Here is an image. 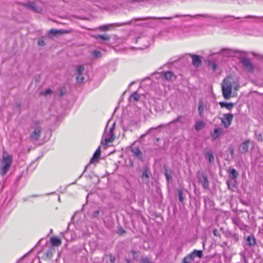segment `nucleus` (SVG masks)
<instances>
[{
	"instance_id": "obj_1",
	"label": "nucleus",
	"mask_w": 263,
	"mask_h": 263,
	"mask_svg": "<svg viewBox=\"0 0 263 263\" xmlns=\"http://www.w3.org/2000/svg\"><path fill=\"white\" fill-rule=\"evenodd\" d=\"M239 85L233 81L229 77L224 79L221 84L222 95L225 99H229L231 97L232 88L237 90Z\"/></svg>"
},
{
	"instance_id": "obj_2",
	"label": "nucleus",
	"mask_w": 263,
	"mask_h": 263,
	"mask_svg": "<svg viewBox=\"0 0 263 263\" xmlns=\"http://www.w3.org/2000/svg\"><path fill=\"white\" fill-rule=\"evenodd\" d=\"M115 127V122L109 121L107 122L106 128L105 129L104 133L103 134L101 144L105 146H107L108 144L111 143L116 138L115 135L112 133V132Z\"/></svg>"
},
{
	"instance_id": "obj_3",
	"label": "nucleus",
	"mask_w": 263,
	"mask_h": 263,
	"mask_svg": "<svg viewBox=\"0 0 263 263\" xmlns=\"http://www.w3.org/2000/svg\"><path fill=\"white\" fill-rule=\"evenodd\" d=\"M12 162V157L9 155L4 154L2 160V166L1 167L2 175H5L8 171Z\"/></svg>"
},
{
	"instance_id": "obj_4",
	"label": "nucleus",
	"mask_w": 263,
	"mask_h": 263,
	"mask_svg": "<svg viewBox=\"0 0 263 263\" xmlns=\"http://www.w3.org/2000/svg\"><path fill=\"white\" fill-rule=\"evenodd\" d=\"M220 53L226 57H232L238 54L241 55L242 51L229 48H223L220 51Z\"/></svg>"
},
{
	"instance_id": "obj_5",
	"label": "nucleus",
	"mask_w": 263,
	"mask_h": 263,
	"mask_svg": "<svg viewBox=\"0 0 263 263\" xmlns=\"http://www.w3.org/2000/svg\"><path fill=\"white\" fill-rule=\"evenodd\" d=\"M156 76V78H161L163 80L171 81L175 78V76L171 71H166L165 72H156L153 76Z\"/></svg>"
},
{
	"instance_id": "obj_6",
	"label": "nucleus",
	"mask_w": 263,
	"mask_h": 263,
	"mask_svg": "<svg viewBox=\"0 0 263 263\" xmlns=\"http://www.w3.org/2000/svg\"><path fill=\"white\" fill-rule=\"evenodd\" d=\"M240 62L248 71L252 72L253 70L254 67L249 59L242 58L240 59Z\"/></svg>"
},
{
	"instance_id": "obj_7",
	"label": "nucleus",
	"mask_w": 263,
	"mask_h": 263,
	"mask_svg": "<svg viewBox=\"0 0 263 263\" xmlns=\"http://www.w3.org/2000/svg\"><path fill=\"white\" fill-rule=\"evenodd\" d=\"M26 5L28 8L36 12H40L42 10L40 3H29Z\"/></svg>"
},
{
	"instance_id": "obj_8",
	"label": "nucleus",
	"mask_w": 263,
	"mask_h": 263,
	"mask_svg": "<svg viewBox=\"0 0 263 263\" xmlns=\"http://www.w3.org/2000/svg\"><path fill=\"white\" fill-rule=\"evenodd\" d=\"M233 115L232 114H224L223 118L222 119V123L226 128L228 127L233 120Z\"/></svg>"
},
{
	"instance_id": "obj_9",
	"label": "nucleus",
	"mask_w": 263,
	"mask_h": 263,
	"mask_svg": "<svg viewBox=\"0 0 263 263\" xmlns=\"http://www.w3.org/2000/svg\"><path fill=\"white\" fill-rule=\"evenodd\" d=\"M42 131V128L40 126L35 127L33 132L30 135V139L32 141H37L39 140Z\"/></svg>"
},
{
	"instance_id": "obj_10",
	"label": "nucleus",
	"mask_w": 263,
	"mask_h": 263,
	"mask_svg": "<svg viewBox=\"0 0 263 263\" xmlns=\"http://www.w3.org/2000/svg\"><path fill=\"white\" fill-rule=\"evenodd\" d=\"M183 15H176L174 16H171V17H139L136 18V20L138 21H146L150 18L155 19V20H161V19H165V20H171L174 17H179L181 16H182Z\"/></svg>"
},
{
	"instance_id": "obj_11",
	"label": "nucleus",
	"mask_w": 263,
	"mask_h": 263,
	"mask_svg": "<svg viewBox=\"0 0 263 263\" xmlns=\"http://www.w3.org/2000/svg\"><path fill=\"white\" fill-rule=\"evenodd\" d=\"M128 23H115V24H111L107 25H103L101 26L100 27V29L102 31H105L107 30H108L111 29L112 27L114 26H121L122 25H124L126 24H128Z\"/></svg>"
},
{
	"instance_id": "obj_12",
	"label": "nucleus",
	"mask_w": 263,
	"mask_h": 263,
	"mask_svg": "<svg viewBox=\"0 0 263 263\" xmlns=\"http://www.w3.org/2000/svg\"><path fill=\"white\" fill-rule=\"evenodd\" d=\"M223 129L221 128H217L214 129L213 132L211 133V136L213 140L217 139L222 133Z\"/></svg>"
},
{
	"instance_id": "obj_13",
	"label": "nucleus",
	"mask_w": 263,
	"mask_h": 263,
	"mask_svg": "<svg viewBox=\"0 0 263 263\" xmlns=\"http://www.w3.org/2000/svg\"><path fill=\"white\" fill-rule=\"evenodd\" d=\"M69 32L66 30H57L55 29H51L49 32V34L50 35H57L58 34H62L67 33Z\"/></svg>"
},
{
	"instance_id": "obj_14",
	"label": "nucleus",
	"mask_w": 263,
	"mask_h": 263,
	"mask_svg": "<svg viewBox=\"0 0 263 263\" xmlns=\"http://www.w3.org/2000/svg\"><path fill=\"white\" fill-rule=\"evenodd\" d=\"M192 58L193 65L196 67H199L201 64V60L199 56L197 55H193Z\"/></svg>"
},
{
	"instance_id": "obj_15",
	"label": "nucleus",
	"mask_w": 263,
	"mask_h": 263,
	"mask_svg": "<svg viewBox=\"0 0 263 263\" xmlns=\"http://www.w3.org/2000/svg\"><path fill=\"white\" fill-rule=\"evenodd\" d=\"M250 143L249 140H246L243 142L239 147V151L241 153H245L247 152L249 147V143Z\"/></svg>"
},
{
	"instance_id": "obj_16",
	"label": "nucleus",
	"mask_w": 263,
	"mask_h": 263,
	"mask_svg": "<svg viewBox=\"0 0 263 263\" xmlns=\"http://www.w3.org/2000/svg\"><path fill=\"white\" fill-rule=\"evenodd\" d=\"M101 155V149L100 147H98V148L96 150L95 153L93 154L92 158L90 160V163H93L97 161L98 159L99 158Z\"/></svg>"
},
{
	"instance_id": "obj_17",
	"label": "nucleus",
	"mask_w": 263,
	"mask_h": 263,
	"mask_svg": "<svg viewBox=\"0 0 263 263\" xmlns=\"http://www.w3.org/2000/svg\"><path fill=\"white\" fill-rule=\"evenodd\" d=\"M189 255L192 257V259L194 260L195 257L197 256L199 258L202 257V251H198L197 250H194L191 253L189 254Z\"/></svg>"
},
{
	"instance_id": "obj_18",
	"label": "nucleus",
	"mask_w": 263,
	"mask_h": 263,
	"mask_svg": "<svg viewBox=\"0 0 263 263\" xmlns=\"http://www.w3.org/2000/svg\"><path fill=\"white\" fill-rule=\"evenodd\" d=\"M50 242L51 245L54 247H58L61 246V241L57 237H52L50 238Z\"/></svg>"
},
{
	"instance_id": "obj_19",
	"label": "nucleus",
	"mask_w": 263,
	"mask_h": 263,
	"mask_svg": "<svg viewBox=\"0 0 263 263\" xmlns=\"http://www.w3.org/2000/svg\"><path fill=\"white\" fill-rule=\"evenodd\" d=\"M204 156L205 158L208 160L209 163H211L214 161V157L213 153L211 151L209 150L206 151L204 154Z\"/></svg>"
},
{
	"instance_id": "obj_20",
	"label": "nucleus",
	"mask_w": 263,
	"mask_h": 263,
	"mask_svg": "<svg viewBox=\"0 0 263 263\" xmlns=\"http://www.w3.org/2000/svg\"><path fill=\"white\" fill-rule=\"evenodd\" d=\"M219 105L221 107H222V108L225 107L229 110H231L232 108L235 106L234 103H226V102H220Z\"/></svg>"
},
{
	"instance_id": "obj_21",
	"label": "nucleus",
	"mask_w": 263,
	"mask_h": 263,
	"mask_svg": "<svg viewBox=\"0 0 263 263\" xmlns=\"http://www.w3.org/2000/svg\"><path fill=\"white\" fill-rule=\"evenodd\" d=\"M140 99V96L137 92H133L129 98V101L130 102H134L138 101Z\"/></svg>"
},
{
	"instance_id": "obj_22",
	"label": "nucleus",
	"mask_w": 263,
	"mask_h": 263,
	"mask_svg": "<svg viewBox=\"0 0 263 263\" xmlns=\"http://www.w3.org/2000/svg\"><path fill=\"white\" fill-rule=\"evenodd\" d=\"M245 17L247 18H251L254 22H263V16L247 15Z\"/></svg>"
},
{
	"instance_id": "obj_23",
	"label": "nucleus",
	"mask_w": 263,
	"mask_h": 263,
	"mask_svg": "<svg viewBox=\"0 0 263 263\" xmlns=\"http://www.w3.org/2000/svg\"><path fill=\"white\" fill-rule=\"evenodd\" d=\"M205 126V123L202 121H198L196 122L195 128V129L197 131L200 130Z\"/></svg>"
},
{
	"instance_id": "obj_24",
	"label": "nucleus",
	"mask_w": 263,
	"mask_h": 263,
	"mask_svg": "<svg viewBox=\"0 0 263 263\" xmlns=\"http://www.w3.org/2000/svg\"><path fill=\"white\" fill-rule=\"evenodd\" d=\"M238 176V173L236 170L233 168L230 171L229 177L233 179L234 181L236 179Z\"/></svg>"
},
{
	"instance_id": "obj_25",
	"label": "nucleus",
	"mask_w": 263,
	"mask_h": 263,
	"mask_svg": "<svg viewBox=\"0 0 263 263\" xmlns=\"http://www.w3.org/2000/svg\"><path fill=\"white\" fill-rule=\"evenodd\" d=\"M201 182L204 189H207L209 187V181L205 176H203L202 179L201 180Z\"/></svg>"
},
{
	"instance_id": "obj_26",
	"label": "nucleus",
	"mask_w": 263,
	"mask_h": 263,
	"mask_svg": "<svg viewBox=\"0 0 263 263\" xmlns=\"http://www.w3.org/2000/svg\"><path fill=\"white\" fill-rule=\"evenodd\" d=\"M198 109L199 116L201 118H202L203 116L204 107H203V102L202 101L199 102Z\"/></svg>"
},
{
	"instance_id": "obj_27",
	"label": "nucleus",
	"mask_w": 263,
	"mask_h": 263,
	"mask_svg": "<svg viewBox=\"0 0 263 263\" xmlns=\"http://www.w3.org/2000/svg\"><path fill=\"white\" fill-rule=\"evenodd\" d=\"M247 242L248 244L251 246H254L256 241L254 237L249 236L247 238Z\"/></svg>"
},
{
	"instance_id": "obj_28",
	"label": "nucleus",
	"mask_w": 263,
	"mask_h": 263,
	"mask_svg": "<svg viewBox=\"0 0 263 263\" xmlns=\"http://www.w3.org/2000/svg\"><path fill=\"white\" fill-rule=\"evenodd\" d=\"M91 55L96 58H100L102 56V53L99 50H93L91 52Z\"/></svg>"
},
{
	"instance_id": "obj_29",
	"label": "nucleus",
	"mask_w": 263,
	"mask_h": 263,
	"mask_svg": "<svg viewBox=\"0 0 263 263\" xmlns=\"http://www.w3.org/2000/svg\"><path fill=\"white\" fill-rule=\"evenodd\" d=\"M84 70V67L82 65L77 66L76 69V73L77 74H81Z\"/></svg>"
},
{
	"instance_id": "obj_30",
	"label": "nucleus",
	"mask_w": 263,
	"mask_h": 263,
	"mask_svg": "<svg viewBox=\"0 0 263 263\" xmlns=\"http://www.w3.org/2000/svg\"><path fill=\"white\" fill-rule=\"evenodd\" d=\"M164 175L168 182H170L172 179V172L171 171L168 172L166 170Z\"/></svg>"
},
{
	"instance_id": "obj_31",
	"label": "nucleus",
	"mask_w": 263,
	"mask_h": 263,
	"mask_svg": "<svg viewBox=\"0 0 263 263\" xmlns=\"http://www.w3.org/2000/svg\"><path fill=\"white\" fill-rule=\"evenodd\" d=\"M133 152L138 158H140L141 157L142 153L138 148L133 149Z\"/></svg>"
},
{
	"instance_id": "obj_32",
	"label": "nucleus",
	"mask_w": 263,
	"mask_h": 263,
	"mask_svg": "<svg viewBox=\"0 0 263 263\" xmlns=\"http://www.w3.org/2000/svg\"><path fill=\"white\" fill-rule=\"evenodd\" d=\"M178 193L179 199L180 201L182 202L184 200L182 190L178 189Z\"/></svg>"
},
{
	"instance_id": "obj_33",
	"label": "nucleus",
	"mask_w": 263,
	"mask_h": 263,
	"mask_svg": "<svg viewBox=\"0 0 263 263\" xmlns=\"http://www.w3.org/2000/svg\"><path fill=\"white\" fill-rule=\"evenodd\" d=\"M193 260L192 259V257L188 255L183 258L182 263H190Z\"/></svg>"
},
{
	"instance_id": "obj_34",
	"label": "nucleus",
	"mask_w": 263,
	"mask_h": 263,
	"mask_svg": "<svg viewBox=\"0 0 263 263\" xmlns=\"http://www.w3.org/2000/svg\"><path fill=\"white\" fill-rule=\"evenodd\" d=\"M97 38L98 39H102V40H106V41H108L109 40V39H110V37L108 35L105 34V35H99L97 36Z\"/></svg>"
},
{
	"instance_id": "obj_35",
	"label": "nucleus",
	"mask_w": 263,
	"mask_h": 263,
	"mask_svg": "<svg viewBox=\"0 0 263 263\" xmlns=\"http://www.w3.org/2000/svg\"><path fill=\"white\" fill-rule=\"evenodd\" d=\"M78 76L77 77V81L79 83H82L84 81V78L82 76L81 74H77Z\"/></svg>"
},
{
	"instance_id": "obj_36",
	"label": "nucleus",
	"mask_w": 263,
	"mask_h": 263,
	"mask_svg": "<svg viewBox=\"0 0 263 263\" xmlns=\"http://www.w3.org/2000/svg\"><path fill=\"white\" fill-rule=\"evenodd\" d=\"M52 93V90L48 88L46 90H45L44 91L42 92V94L44 96H48L49 95H50Z\"/></svg>"
},
{
	"instance_id": "obj_37",
	"label": "nucleus",
	"mask_w": 263,
	"mask_h": 263,
	"mask_svg": "<svg viewBox=\"0 0 263 263\" xmlns=\"http://www.w3.org/2000/svg\"><path fill=\"white\" fill-rule=\"evenodd\" d=\"M229 188L233 189V187H235V184L234 182H231V181H228L227 182Z\"/></svg>"
},
{
	"instance_id": "obj_38",
	"label": "nucleus",
	"mask_w": 263,
	"mask_h": 263,
	"mask_svg": "<svg viewBox=\"0 0 263 263\" xmlns=\"http://www.w3.org/2000/svg\"><path fill=\"white\" fill-rule=\"evenodd\" d=\"M141 263H151L150 260L146 257L141 259Z\"/></svg>"
},
{
	"instance_id": "obj_39",
	"label": "nucleus",
	"mask_w": 263,
	"mask_h": 263,
	"mask_svg": "<svg viewBox=\"0 0 263 263\" xmlns=\"http://www.w3.org/2000/svg\"><path fill=\"white\" fill-rule=\"evenodd\" d=\"M99 214H100V211L96 210V211H95L93 213L92 216L93 217L97 218L99 216Z\"/></svg>"
},
{
	"instance_id": "obj_40",
	"label": "nucleus",
	"mask_w": 263,
	"mask_h": 263,
	"mask_svg": "<svg viewBox=\"0 0 263 263\" xmlns=\"http://www.w3.org/2000/svg\"><path fill=\"white\" fill-rule=\"evenodd\" d=\"M38 44L40 46H44L45 45V42L44 40L42 39H41L38 41Z\"/></svg>"
},
{
	"instance_id": "obj_41",
	"label": "nucleus",
	"mask_w": 263,
	"mask_h": 263,
	"mask_svg": "<svg viewBox=\"0 0 263 263\" xmlns=\"http://www.w3.org/2000/svg\"><path fill=\"white\" fill-rule=\"evenodd\" d=\"M212 69L214 71L216 69L217 67V65L215 63H212L211 64Z\"/></svg>"
},
{
	"instance_id": "obj_42",
	"label": "nucleus",
	"mask_w": 263,
	"mask_h": 263,
	"mask_svg": "<svg viewBox=\"0 0 263 263\" xmlns=\"http://www.w3.org/2000/svg\"><path fill=\"white\" fill-rule=\"evenodd\" d=\"M213 234L215 236H219V232L216 229H215L214 231H213Z\"/></svg>"
},
{
	"instance_id": "obj_43",
	"label": "nucleus",
	"mask_w": 263,
	"mask_h": 263,
	"mask_svg": "<svg viewBox=\"0 0 263 263\" xmlns=\"http://www.w3.org/2000/svg\"><path fill=\"white\" fill-rule=\"evenodd\" d=\"M258 141H261L262 140V136L261 134L256 135Z\"/></svg>"
},
{
	"instance_id": "obj_44",
	"label": "nucleus",
	"mask_w": 263,
	"mask_h": 263,
	"mask_svg": "<svg viewBox=\"0 0 263 263\" xmlns=\"http://www.w3.org/2000/svg\"><path fill=\"white\" fill-rule=\"evenodd\" d=\"M115 258L111 255L110 256V260L111 262H114L115 261Z\"/></svg>"
},
{
	"instance_id": "obj_45",
	"label": "nucleus",
	"mask_w": 263,
	"mask_h": 263,
	"mask_svg": "<svg viewBox=\"0 0 263 263\" xmlns=\"http://www.w3.org/2000/svg\"><path fill=\"white\" fill-rule=\"evenodd\" d=\"M180 119V117H178L176 120L173 121L172 122V123H175L176 122H177Z\"/></svg>"
},
{
	"instance_id": "obj_46",
	"label": "nucleus",
	"mask_w": 263,
	"mask_h": 263,
	"mask_svg": "<svg viewBox=\"0 0 263 263\" xmlns=\"http://www.w3.org/2000/svg\"><path fill=\"white\" fill-rule=\"evenodd\" d=\"M143 175L144 176H145L146 177H148V175H147V174L146 173H143Z\"/></svg>"
},
{
	"instance_id": "obj_47",
	"label": "nucleus",
	"mask_w": 263,
	"mask_h": 263,
	"mask_svg": "<svg viewBox=\"0 0 263 263\" xmlns=\"http://www.w3.org/2000/svg\"><path fill=\"white\" fill-rule=\"evenodd\" d=\"M127 263H129V260H127Z\"/></svg>"
},
{
	"instance_id": "obj_48",
	"label": "nucleus",
	"mask_w": 263,
	"mask_h": 263,
	"mask_svg": "<svg viewBox=\"0 0 263 263\" xmlns=\"http://www.w3.org/2000/svg\"><path fill=\"white\" fill-rule=\"evenodd\" d=\"M58 200H59V201H60V197H59V198H58Z\"/></svg>"
}]
</instances>
